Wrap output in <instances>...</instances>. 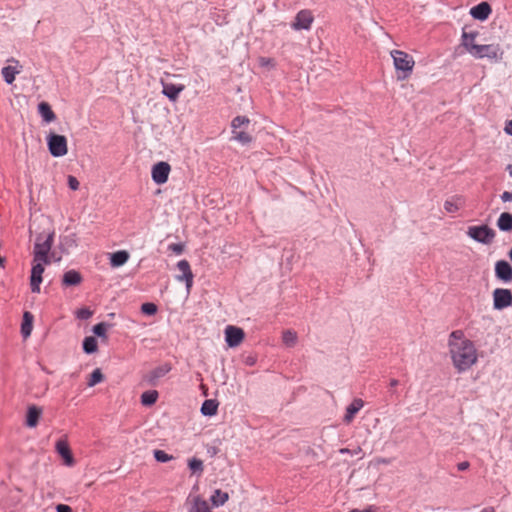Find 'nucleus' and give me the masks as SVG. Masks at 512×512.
<instances>
[{"label":"nucleus","instance_id":"obj_1","mask_svg":"<svg viewBox=\"0 0 512 512\" xmlns=\"http://www.w3.org/2000/svg\"><path fill=\"white\" fill-rule=\"evenodd\" d=\"M449 350L458 372L467 371L477 361V350L471 340L449 341Z\"/></svg>","mask_w":512,"mask_h":512},{"label":"nucleus","instance_id":"obj_2","mask_svg":"<svg viewBox=\"0 0 512 512\" xmlns=\"http://www.w3.org/2000/svg\"><path fill=\"white\" fill-rule=\"evenodd\" d=\"M54 233H41L37 235L34 244L33 262H43L48 265L51 263L49 252L53 245Z\"/></svg>","mask_w":512,"mask_h":512},{"label":"nucleus","instance_id":"obj_3","mask_svg":"<svg viewBox=\"0 0 512 512\" xmlns=\"http://www.w3.org/2000/svg\"><path fill=\"white\" fill-rule=\"evenodd\" d=\"M391 57L393 58L394 67L398 73L397 78L399 80L408 78L415 64L413 57L401 50H392Z\"/></svg>","mask_w":512,"mask_h":512},{"label":"nucleus","instance_id":"obj_4","mask_svg":"<svg viewBox=\"0 0 512 512\" xmlns=\"http://www.w3.org/2000/svg\"><path fill=\"white\" fill-rule=\"evenodd\" d=\"M470 49V54L477 59L488 58L498 61L504 54L498 44L470 45Z\"/></svg>","mask_w":512,"mask_h":512},{"label":"nucleus","instance_id":"obj_5","mask_svg":"<svg viewBox=\"0 0 512 512\" xmlns=\"http://www.w3.org/2000/svg\"><path fill=\"white\" fill-rule=\"evenodd\" d=\"M467 235L481 244L489 245L493 242L496 233L488 225L470 226Z\"/></svg>","mask_w":512,"mask_h":512},{"label":"nucleus","instance_id":"obj_6","mask_svg":"<svg viewBox=\"0 0 512 512\" xmlns=\"http://www.w3.org/2000/svg\"><path fill=\"white\" fill-rule=\"evenodd\" d=\"M47 146L53 157H62L67 154V139L63 135L50 133L47 136Z\"/></svg>","mask_w":512,"mask_h":512},{"label":"nucleus","instance_id":"obj_7","mask_svg":"<svg viewBox=\"0 0 512 512\" xmlns=\"http://www.w3.org/2000/svg\"><path fill=\"white\" fill-rule=\"evenodd\" d=\"M493 308L503 310L512 306V292L506 288H496L493 293Z\"/></svg>","mask_w":512,"mask_h":512},{"label":"nucleus","instance_id":"obj_8","mask_svg":"<svg viewBox=\"0 0 512 512\" xmlns=\"http://www.w3.org/2000/svg\"><path fill=\"white\" fill-rule=\"evenodd\" d=\"M177 269L181 272V274L176 275V280L179 282H184L187 291H189L193 285L194 278L189 262L185 259L180 260L177 263Z\"/></svg>","mask_w":512,"mask_h":512},{"label":"nucleus","instance_id":"obj_9","mask_svg":"<svg viewBox=\"0 0 512 512\" xmlns=\"http://www.w3.org/2000/svg\"><path fill=\"white\" fill-rule=\"evenodd\" d=\"M171 167L167 162L160 161L152 167L151 176L152 180L158 184H164L167 182Z\"/></svg>","mask_w":512,"mask_h":512},{"label":"nucleus","instance_id":"obj_10","mask_svg":"<svg viewBox=\"0 0 512 512\" xmlns=\"http://www.w3.org/2000/svg\"><path fill=\"white\" fill-rule=\"evenodd\" d=\"M314 18L309 10H301L297 13L291 27L294 30H309Z\"/></svg>","mask_w":512,"mask_h":512},{"label":"nucleus","instance_id":"obj_11","mask_svg":"<svg viewBox=\"0 0 512 512\" xmlns=\"http://www.w3.org/2000/svg\"><path fill=\"white\" fill-rule=\"evenodd\" d=\"M43 262H34L31 269L30 286L33 293L40 292V284L42 282V274L44 272Z\"/></svg>","mask_w":512,"mask_h":512},{"label":"nucleus","instance_id":"obj_12","mask_svg":"<svg viewBox=\"0 0 512 512\" xmlns=\"http://www.w3.org/2000/svg\"><path fill=\"white\" fill-rule=\"evenodd\" d=\"M244 331L236 326H227L225 329V340L229 347L238 346L244 339Z\"/></svg>","mask_w":512,"mask_h":512},{"label":"nucleus","instance_id":"obj_13","mask_svg":"<svg viewBox=\"0 0 512 512\" xmlns=\"http://www.w3.org/2000/svg\"><path fill=\"white\" fill-rule=\"evenodd\" d=\"M495 276L504 283L512 281V266L506 260H499L495 263Z\"/></svg>","mask_w":512,"mask_h":512},{"label":"nucleus","instance_id":"obj_14","mask_svg":"<svg viewBox=\"0 0 512 512\" xmlns=\"http://www.w3.org/2000/svg\"><path fill=\"white\" fill-rule=\"evenodd\" d=\"M170 370L171 366L169 364H163L147 373L144 379L149 385L155 386L158 380L164 377L168 372H170Z\"/></svg>","mask_w":512,"mask_h":512},{"label":"nucleus","instance_id":"obj_15","mask_svg":"<svg viewBox=\"0 0 512 512\" xmlns=\"http://www.w3.org/2000/svg\"><path fill=\"white\" fill-rule=\"evenodd\" d=\"M491 12L492 9L490 4L483 1L471 8L470 15L476 20L484 21L489 17Z\"/></svg>","mask_w":512,"mask_h":512},{"label":"nucleus","instance_id":"obj_16","mask_svg":"<svg viewBox=\"0 0 512 512\" xmlns=\"http://www.w3.org/2000/svg\"><path fill=\"white\" fill-rule=\"evenodd\" d=\"M55 449L58 454L63 458L64 463L67 466L74 464V458L68 443L65 440H58L55 445Z\"/></svg>","mask_w":512,"mask_h":512},{"label":"nucleus","instance_id":"obj_17","mask_svg":"<svg viewBox=\"0 0 512 512\" xmlns=\"http://www.w3.org/2000/svg\"><path fill=\"white\" fill-rule=\"evenodd\" d=\"M163 86L162 93L170 100V101H176L179 97V94L185 89V86L175 85L173 83H166L164 81L161 82Z\"/></svg>","mask_w":512,"mask_h":512},{"label":"nucleus","instance_id":"obj_18","mask_svg":"<svg viewBox=\"0 0 512 512\" xmlns=\"http://www.w3.org/2000/svg\"><path fill=\"white\" fill-rule=\"evenodd\" d=\"M42 415V409L36 405L28 407L26 414V425L30 428L36 427Z\"/></svg>","mask_w":512,"mask_h":512},{"label":"nucleus","instance_id":"obj_19","mask_svg":"<svg viewBox=\"0 0 512 512\" xmlns=\"http://www.w3.org/2000/svg\"><path fill=\"white\" fill-rule=\"evenodd\" d=\"M82 275L76 270H68L63 274L62 285L66 287L76 286L82 282Z\"/></svg>","mask_w":512,"mask_h":512},{"label":"nucleus","instance_id":"obj_20","mask_svg":"<svg viewBox=\"0 0 512 512\" xmlns=\"http://www.w3.org/2000/svg\"><path fill=\"white\" fill-rule=\"evenodd\" d=\"M34 316L31 312L25 311L21 323V334L24 339L30 337L33 329Z\"/></svg>","mask_w":512,"mask_h":512},{"label":"nucleus","instance_id":"obj_21","mask_svg":"<svg viewBox=\"0 0 512 512\" xmlns=\"http://www.w3.org/2000/svg\"><path fill=\"white\" fill-rule=\"evenodd\" d=\"M38 113L46 123L53 122L56 119V115L52 111L51 106L45 101L38 104Z\"/></svg>","mask_w":512,"mask_h":512},{"label":"nucleus","instance_id":"obj_22","mask_svg":"<svg viewBox=\"0 0 512 512\" xmlns=\"http://www.w3.org/2000/svg\"><path fill=\"white\" fill-rule=\"evenodd\" d=\"M364 406L362 399H354L353 402L346 408L344 421L349 423L353 420L355 414Z\"/></svg>","mask_w":512,"mask_h":512},{"label":"nucleus","instance_id":"obj_23","mask_svg":"<svg viewBox=\"0 0 512 512\" xmlns=\"http://www.w3.org/2000/svg\"><path fill=\"white\" fill-rule=\"evenodd\" d=\"M130 255L125 250L114 252L110 255V264L112 267L123 266L129 259Z\"/></svg>","mask_w":512,"mask_h":512},{"label":"nucleus","instance_id":"obj_24","mask_svg":"<svg viewBox=\"0 0 512 512\" xmlns=\"http://www.w3.org/2000/svg\"><path fill=\"white\" fill-rule=\"evenodd\" d=\"M497 227L503 232L512 231V214L503 212L497 220Z\"/></svg>","mask_w":512,"mask_h":512},{"label":"nucleus","instance_id":"obj_25","mask_svg":"<svg viewBox=\"0 0 512 512\" xmlns=\"http://www.w3.org/2000/svg\"><path fill=\"white\" fill-rule=\"evenodd\" d=\"M218 402L214 399H207L203 402L201 406V413L204 416H213L217 413Z\"/></svg>","mask_w":512,"mask_h":512},{"label":"nucleus","instance_id":"obj_26","mask_svg":"<svg viewBox=\"0 0 512 512\" xmlns=\"http://www.w3.org/2000/svg\"><path fill=\"white\" fill-rule=\"evenodd\" d=\"M228 499H229L228 493L223 492L220 489H216L210 498L212 505L215 507L224 505L228 501Z\"/></svg>","mask_w":512,"mask_h":512},{"label":"nucleus","instance_id":"obj_27","mask_svg":"<svg viewBox=\"0 0 512 512\" xmlns=\"http://www.w3.org/2000/svg\"><path fill=\"white\" fill-rule=\"evenodd\" d=\"M19 73H20V70H18L16 67H13L10 65L3 67L1 70L3 79L7 84H12L15 80L16 75Z\"/></svg>","mask_w":512,"mask_h":512},{"label":"nucleus","instance_id":"obj_28","mask_svg":"<svg viewBox=\"0 0 512 512\" xmlns=\"http://www.w3.org/2000/svg\"><path fill=\"white\" fill-rule=\"evenodd\" d=\"M188 512H212L208 506V503L201 497L196 496L193 500V504Z\"/></svg>","mask_w":512,"mask_h":512},{"label":"nucleus","instance_id":"obj_29","mask_svg":"<svg viewBox=\"0 0 512 512\" xmlns=\"http://www.w3.org/2000/svg\"><path fill=\"white\" fill-rule=\"evenodd\" d=\"M158 399V392L156 390H148L142 393L141 403L144 406H151L156 403Z\"/></svg>","mask_w":512,"mask_h":512},{"label":"nucleus","instance_id":"obj_30","mask_svg":"<svg viewBox=\"0 0 512 512\" xmlns=\"http://www.w3.org/2000/svg\"><path fill=\"white\" fill-rule=\"evenodd\" d=\"M97 350H98L97 340L92 336L85 337L83 340V351L86 354H93Z\"/></svg>","mask_w":512,"mask_h":512},{"label":"nucleus","instance_id":"obj_31","mask_svg":"<svg viewBox=\"0 0 512 512\" xmlns=\"http://www.w3.org/2000/svg\"><path fill=\"white\" fill-rule=\"evenodd\" d=\"M478 35L477 32H466L463 31L462 34V46L466 49L467 52L470 53V45H476L474 43V40L476 36Z\"/></svg>","mask_w":512,"mask_h":512},{"label":"nucleus","instance_id":"obj_32","mask_svg":"<svg viewBox=\"0 0 512 512\" xmlns=\"http://www.w3.org/2000/svg\"><path fill=\"white\" fill-rule=\"evenodd\" d=\"M112 325L109 324V323H106V322H100L96 325L93 326V333L97 336V337H100V338H106L107 337V330L108 328H110Z\"/></svg>","mask_w":512,"mask_h":512},{"label":"nucleus","instance_id":"obj_33","mask_svg":"<svg viewBox=\"0 0 512 512\" xmlns=\"http://www.w3.org/2000/svg\"><path fill=\"white\" fill-rule=\"evenodd\" d=\"M283 343L288 347H293L297 342V334L292 330H286L282 335Z\"/></svg>","mask_w":512,"mask_h":512},{"label":"nucleus","instance_id":"obj_34","mask_svg":"<svg viewBox=\"0 0 512 512\" xmlns=\"http://www.w3.org/2000/svg\"><path fill=\"white\" fill-rule=\"evenodd\" d=\"M188 467L193 473H198L199 475L203 473L204 466L203 461L197 458H192L188 461Z\"/></svg>","mask_w":512,"mask_h":512},{"label":"nucleus","instance_id":"obj_35","mask_svg":"<svg viewBox=\"0 0 512 512\" xmlns=\"http://www.w3.org/2000/svg\"><path fill=\"white\" fill-rule=\"evenodd\" d=\"M104 379V375L103 373L101 372V370L99 368H96L95 370H93V372L91 373L90 375V378H89V381L87 383V385L89 387H93L95 386L96 384L102 382Z\"/></svg>","mask_w":512,"mask_h":512},{"label":"nucleus","instance_id":"obj_36","mask_svg":"<svg viewBox=\"0 0 512 512\" xmlns=\"http://www.w3.org/2000/svg\"><path fill=\"white\" fill-rule=\"evenodd\" d=\"M233 139L243 145L249 144L252 141V137L248 133L237 130H233Z\"/></svg>","mask_w":512,"mask_h":512},{"label":"nucleus","instance_id":"obj_37","mask_svg":"<svg viewBox=\"0 0 512 512\" xmlns=\"http://www.w3.org/2000/svg\"><path fill=\"white\" fill-rule=\"evenodd\" d=\"M249 123H250V120L248 117L236 116L231 122V127L233 130H237L238 128H240L244 125H248Z\"/></svg>","mask_w":512,"mask_h":512},{"label":"nucleus","instance_id":"obj_38","mask_svg":"<svg viewBox=\"0 0 512 512\" xmlns=\"http://www.w3.org/2000/svg\"><path fill=\"white\" fill-rule=\"evenodd\" d=\"M157 306L152 302H146L141 305V312L145 315L152 316L157 313Z\"/></svg>","mask_w":512,"mask_h":512},{"label":"nucleus","instance_id":"obj_39","mask_svg":"<svg viewBox=\"0 0 512 512\" xmlns=\"http://www.w3.org/2000/svg\"><path fill=\"white\" fill-rule=\"evenodd\" d=\"M153 454H154V458L156 459V461L161 462V463H165V462H168L173 459L172 455L167 454L163 450L156 449V450H154Z\"/></svg>","mask_w":512,"mask_h":512},{"label":"nucleus","instance_id":"obj_40","mask_svg":"<svg viewBox=\"0 0 512 512\" xmlns=\"http://www.w3.org/2000/svg\"><path fill=\"white\" fill-rule=\"evenodd\" d=\"M93 315V311L87 307L80 308L76 311V317L80 320H87L91 318Z\"/></svg>","mask_w":512,"mask_h":512},{"label":"nucleus","instance_id":"obj_41","mask_svg":"<svg viewBox=\"0 0 512 512\" xmlns=\"http://www.w3.org/2000/svg\"><path fill=\"white\" fill-rule=\"evenodd\" d=\"M168 249L174 252L177 255H180L184 251V244L182 243H172L168 246Z\"/></svg>","mask_w":512,"mask_h":512},{"label":"nucleus","instance_id":"obj_42","mask_svg":"<svg viewBox=\"0 0 512 512\" xmlns=\"http://www.w3.org/2000/svg\"><path fill=\"white\" fill-rule=\"evenodd\" d=\"M444 208L448 213H454L459 209V206L450 200L445 201Z\"/></svg>","mask_w":512,"mask_h":512},{"label":"nucleus","instance_id":"obj_43","mask_svg":"<svg viewBox=\"0 0 512 512\" xmlns=\"http://www.w3.org/2000/svg\"><path fill=\"white\" fill-rule=\"evenodd\" d=\"M68 186L71 190H77L79 188V181L76 177L69 175L68 176Z\"/></svg>","mask_w":512,"mask_h":512},{"label":"nucleus","instance_id":"obj_44","mask_svg":"<svg viewBox=\"0 0 512 512\" xmlns=\"http://www.w3.org/2000/svg\"><path fill=\"white\" fill-rule=\"evenodd\" d=\"M399 381L397 379H391L389 382L390 386V396L391 397H398V392L395 390V387L398 386Z\"/></svg>","mask_w":512,"mask_h":512},{"label":"nucleus","instance_id":"obj_45","mask_svg":"<svg viewBox=\"0 0 512 512\" xmlns=\"http://www.w3.org/2000/svg\"><path fill=\"white\" fill-rule=\"evenodd\" d=\"M464 341L463 332L461 330H455L450 334L449 341Z\"/></svg>","mask_w":512,"mask_h":512},{"label":"nucleus","instance_id":"obj_46","mask_svg":"<svg viewBox=\"0 0 512 512\" xmlns=\"http://www.w3.org/2000/svg\"><path fill=\"white\" fill-rule=\"evenodd\" d=\"M501 200L503 202H512V190L511 191H504L501 196Z\"/></svg>","mask_w":512,"mask_h":512},{"label":"nucleus","instance_id":"obj_47","mask_svg":"<svg viewBox=\"0 0 512 512\" xmlns=\"http://www.w3.org/2000/svg\"><path fill=\"white\" fill-rule=\"evenodd\" d=\"M56 512H72V508L66 504H58L56 506Z\"/></svg>","mask_w":512,"mask_h":512},{"label":"nucleus","instance_id":"obj_48","mask_svg":"<svg viewBox=\"0 0 512 512\" xmlns=\"http://www.w3.org/2000/svg\"><path fill=\"white\" fill-rule=\"evenodd\" d=\"M470 464L467 461H463L457 464V468L459 471H465L469 468Z\"/></svg>","mask_w":512,"mask_h":512},{"label":"nucleus","instance_id":"obj_49","mask_svg":"<svg viewBox=\"0 0 512 512\" xmlns=\"http://www.w3.org/2000/svg\"><path fill=\"white\" fill-rule=\"evenodd\" d=\"M260 64L261 66H268V65H272L273 64V60L270 59V58H260Z\"/></svg>","mask_w":512,"mask_h":512},{"label":"nucleus","instance_id":"obj_50","mask_svg":"<svg viewBox=\"0 0 512 512\" xmlns=\"http://www.w3.org/2000/svg\"><path fill=\"white\" fill-rule=\"evenodd\" d=\"M504 131H505L508 135L512 136V119H511V120H509V121L506 123V126H505V128H504Z\"/></svg>","mask_w":512,"mask_h":512},{"label":"nucleus","instance_id":"obj_51","mask_svg":"<svg viewBox=\"0 0 512 512\" xmlns=\"http://www.w3.org/2000/svg\"><path fill=\"white\" fill-rule=\"evenodd\" d=\"M506 170L508 171L510 177H512V164H508Z\"/></svg>","mask_w":512,"mask_h":512},{"label":"nucleus","instance_id":"obj_52","mask_svg":"<svg viewBox=\"0 0 512 512\" xmlns=\"http://www.w3.org/2000/svg\"><path fill=\"white\" fill-rule=\"evenodd\" d=\"M246 363L249 365H253L255 363V360L251 357L247 358Z\"/></svg>","mask_w":512,"mask_h":512},{"label":"nucleus","instance_id":"obj_53","mask_svg":"<svg viewBox=\"0 0 512 512\" xmlns=\"http://www.w3.org/2000/svg\"><path fill=\"white\" fill-rule=\"evenodd\" d=\"M5 262H6L5 257L0 256V267H4Z\"/></svg>","mask_w":512,"mask_h":512},{"label":"nucleus","instance_id":"obj_54","mask_svg":"<svg viewBox=\"0 0 512 512\" xmlns=\"http://www.w3.org/2000/svg\"><path fill=\"white\" fill-rule=\"evenodd\" d=\"M340 453H342V454L350 453V450H349L348 448H342V449L340 450Z\"/></svg>","mask_w":512,"mask_h":512},{"label":"nucleus","instance_id":"obj_55","mask_svg":"<svg viewBox=\"0 0 512 512\" xmlns=\"http://www.w3.org/2000/svg\"><path fill=\"white\" fill-rule=\"evenodd\" d=\"M508 256H509V259L512 261V248L510 249Z\"/></svg>","mask_w":512,"mask_h":512},{"label":"nucleus","instance_id":"obj_56","mask_svg":"<svg viewBox=\"0 0 512 512\" xmlns=\"http://www.w3.org/2000/svg\"><path fill=\"white\" fill-rule=\"evenodd\" d=\"M9 61H11V62H15V63H18V61H17V60H15L14 58L10 59Z\"/></svg>","mask_w":512,"mask_h":512}]
</instances>
